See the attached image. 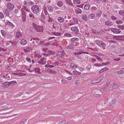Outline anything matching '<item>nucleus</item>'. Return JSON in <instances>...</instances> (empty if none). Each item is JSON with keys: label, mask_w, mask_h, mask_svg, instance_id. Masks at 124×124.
Segmentation results:
<instances>
[{"label": "nucleus", "mask_w": 124, "mask_h": 124, "mask_svg": "<svg viewBox=\"0 0 124 124\" xmlns=\"http://www.w3.org/2000/svg\"><path fill=\"white\" fill-rule=\"evenodd\" d=\"M31 9L33 13L36 14L39 13L40 11L39 7L36 5H34L32 6Z\"/></svg>", "instance_id": "nucleus-1"}, {"label": "nucleus", "mask_w": 124, "mask_h": 124, "mask_svg": "<svg viewBox=\"0 0 124 124\" xmlns=\"http://www.w3.org/2000/svg\"><path fill=\"white\" fill-rule=\"evenodd\" d=\"M95 42L97 45L103 48L105 46V44L102 41L96 40L95 41Z\"/></svg>", "instance_id": "nucleus-2"}, {"label": "nucleus", "mask_w": 124, "mask_h": 124, "mask_svg": "<svg viewBox=\"0 0 124 124\" xmlns=\"http://www.w3.org/2000/svg\"><path fill=\"white\" fill-rule=\"evenodd\" d=\"M14 5L10 2H8L6 5L7 9L10 10H13L14 8Z\"/></svg>", "instance_id": "nucleus-3"}, {"label": "nucleus", "mask_w": 124, "mask_h": 124, "mask_svg": "<svg viewBox=\"0 0 124 124\" xmlns=\"http://www.w3.org/2000/svg\"><path fill=\"white\" fill-rule=\"evenodd\" d=\"M72 32L75 35H78V34L79 30L78 29L75 27H72L70 28Z\"/></svg>", "instance_id": "nucleus-4"}, {"label": "nucleus", "mask_w": 124, "mask_h": 124, "mask_svg": "<svg viewBox=\"0 0 124 124\" xmlns=\"http://www.w3.org/2000/svg\"><path fill=\"white\" fill-rule=\"evenodd\" d=\"M36 27L35 30L36 31L38 32H43V27L42 26H38Z\"/></svg>", "instance_id": "nucleus-5"}, {"label": "nucleus", "mask_w": 124, "mask_h": 124, "mask_svg": "<svg viewBox=\"0 0 124 124\" xmlns=\"http://www.w3.org/2000/svg\"><path fill=\"white\" fill-rule=\"evenodd\" d=\"M110 30L113 33H115L118 34L120 33L121 31L120 29L116 28H111Z\"/></svg>", "instance_id": "nucleus-6"}, {"label": "nucleus", "mask_w": 124, "mask_h": 124, "mask_svg": "<svg viewBox=\"0 0 124 124\" xmlns=\"http://www.w3.org/2000/svg\"><path fill=\"white\" fill-rule=\"evenodd\" d=\"M5 25L8 27L11 28H13V24L12 23L10 22H4Z\"/></svg>", "instance_id": "nucleus-7"}, {"label": "nucleus", "mask_w": 124, "mask_h": 124, "mask_svg": "<svg viewBox=\"0 0 124 124\" xmlns=\"http://www.w3.org/2000/svg\"><path fill=\"white\" fill-rule=\"evenodd\" d=\"M56 55L58 57H61L62 58H64V53L61 51H60L57 53Z\"/></svg>", "instance_id": "nucleus-8"}, {"label": "nucleus", "mask_w": 124, "mask_h": 124, "mask_svg": "<svg viewBox=\"0 0 124 124\" xmlns=\"http://www.w3.org/2000/svg\"><path fill=\"white\" fill-rule=\"evenodd\" d=\"M78 67V66L74 63H72L70 64V68L73 69L74 70L76 68Z\"/></svg>", "instance_id": "nucleus-9"}, {"label": "nucleus", "mask_w": 124, "mask_h": 124, "mask_svg": "<svg viewBox=\"0 0 124 124\" xmlns=\"http://www.w3.org/2000/svg\"><path fill=\"white\" fill-rule=\"evenodd\" d=\"M116 103V101L115 100H112L109 103V106L111 107H114Z\"/></svg>", "instance_id": "nucleus-10"}, {"label": "nucleus", "mask_w": 124, "mask_h": 124, "mask_svg": "<svg viewBox=\"0 0 124 124\" xmlns=\"http://www.w3.org/2000/svg\"><path fill=\"white\" fill-rule=\"evenodd\" d=\"M45 58L44 57H42L40 59V60L39 61L38 63L42 65H44L46 63V62L44 61Z\"/></svg>", "instance_id": "nucleus-11"}, {"label": "nucleus", "mask_w": 124, "mask_h": 124, "mask_svg": "<svg viewBox=\"0 0 124 124\" xmlns=\"http://www.w3.org/2000/svg\"><path fill=\"white\" fill-rule=\"evenodd\" d=\"M95 15L93 13H90L88 16V18L91 19H93L95 18Z\"/></svg>", "instance_id": "nucleus-12"}, {"label": "nucleus", "mask_w": 124, "mask_h": 124, "mask_svg": "<svg viewBox=\"0 0 124 124\" xmlns=\"http://www.w3.org/2000/svg\"><path fill=\"white\" fill-rule=\"evenodd\" d=\"M111 86L113 89H116L117 88L119 87V86L117 84L112 83L111 84Z\"/></svg>", "instance_id": "nucleus-13"}, {"label": "nucleus", "mask_w": 124, "mask_h": 124, "mask_svg": "<svg viewBox=\"0 0 124 124\" xmlns=\"http://www.w3.org/2000/svg\"><path fill=\"white\" fill-rule=\"evenodd\" d=\"M10 85L9 82H6L4 83L2 85V86L4 87H5L6 88L8 87Z\"/></svg>", "instance_id": "nucleus-14"}, {"label": "nucleus", "mask_w": 124, "mask_h": 124, "mask_svg": "<svg viewBox=\"0 0 124 124\" xmlns=\"http://www.w3.org/2000/svg\"><path fill=\"white\" fill-rule=\"evenodd\" d=\"M70 40L72 43H74L78 42L79 40V39L76 38H71Z\"/></svg>", "instance_id": "nucleus-15"}, {"label": "nucleus", "mask_w": 124, "mask_h": 124, "mask_svg": "<svg viewBox=\"0 0 124 124\" xmlns=\"http://www.w3.org/2000/svg\"><path fill=\"white\" fill-rule=\"evenodd\" d=\"M22 36V34L21 33H20L19 31H17L16 33V37L17 38H19Z\"/></svg>", "instance_id": "nucleus-16"}, {"label": "nucleus", "mask_w": 124, "mask_h": 124, "mask_svg": "<svg viewBox=\"0 0 124 124\" xmlns=\"http://www.w3.org/2000/svg\"><path fill=\"white\" fill-rule=\"evenodd\" d=\"M57 20L59 23H63L64 21V19L62 17H59L58 18Z\"/></svg>", "instance_id": "nucleus-17"}, {"label": "nucleus", "mask_w": 124, "mask_h": 124, "mask_svg": "<svg viewBox=\"0 0 124 124\" xmlns=\"http://www.w3.org/2000/svg\"><path fill=\"white\" fill-rule=\"evenodd\" d=\"M56 4L57 5L60 7H62L63 4V2L61 0L58 1Z\"/></svg>", "instance_id": "nucleus-18"}, {"label": "nucleus", "mask_w": 124, "mask_h": 124, "mask_svg": "<svg viewBox=\"0 0 124 124\" xmlns=\"http://www.w3.org/2000/svg\"><path fill=\"white\" fill-rule=\"evenodd\" d=\"M20 42L21 45H25L27 43V41L26 40L23 39L21 40Z\"/></svg>", "instance_id": "nucleus-19"}, {"label": "nucleus", "mask_w": 124, "mask_h": 124, "mask_svg": "<svg viewBox=\"0 0 124 124\" xmlns=\"http://www.w3.org/2000/svg\"><path fill=\"white\" fill-rule=\"evenodd\" d=\"M82 19L85 21H87L88 20V18L86 14H84L83 15L82 17Z\"/></svg>", "instance_id": "nucleus-20"}, {"label": "nucleus", "mask_w": 124, "mask_h": 124, "mask_svg": "<svg viewBox=\"0 0 124 124\" xmlns=\"http://www.w3.org/2000/svg\"><path fill=\"white\" fill-rule=\"evenodd\" d=\"M75 12L77 14H81L82 13L81 10L79 8H78L75 9Z\"/></svg>", "instance_id": "nucleus-21"}, {"label": "nucleus", "mask_w": 124, "mask_h": 124, "mask_svg": "<svg viewBox=\"0 0 124 124\" xmlns=\"http://www.w3.org/2000/svg\"><path fill=\"white\" fill-rule=\"evenodd\" d=\"M102 12L100 10H99L96 14V16H97L99 17H101V14H102Z\"/></svg>", "instance_id": "nucleus-22"}, {"label": "nucleus", "mask_w": 124, "mask_h": 124, "mask_svg": "<svg viewBox=\"0 0 124 124\" xmlns=\"http://www.w3.org/2000/svg\"><path fill=\"white\" fill-rule=\"evenodd\" d=\"M68 47L70 49H74V45L73 43H70L69 44Z\"/></svg>", "instance_id": "nucleus-23"}, {"label": "nucleus", "mask_w": 124, "mask_h": 124, "mask_svg": "<svg viewBox=\"0 0 124 124\" xmlns=\"http://www.w3.org/2000/svg\"><path fill=\"white\" fill-rule=\"evenodd\" d=\"M90 6L88 4H85L84 6V8L85 10H89V8Z\"/></svg>", "instance_id": "nucleus-24"}, {"label": "nucleus", "mask_w": 124, "mask_h": 124, "mask_svg": "<svg viewBox=\"0 0 124 124\" xmlns=\"http://www.w3.org/2000/svg\"><path fill=\"white\" fill-rule=\"evenodd\" d=\"M0 31L2 36L3 37H5L6 35V32L3 30H1Z\"/></svg>", "instance_id": "nucleus-25"}, {"label": "nucleus", "mask_w": 124, "mask_h": 124, "mask_svg": "<svg viewBox=\"0 0 124 124\" xmlns=\"http://www.w3.org/2000/svg\"><path fill=\"white\" fill-rule=\"evenodd\" d=\"M73 73L76 75H79L81 74V72H78L76 70H74L73 71Z\"/></svg>", "instance_id": "nucleus-26"}, {"label": "nucleus", "mask_w": 124, "mask_h": 124, "mask_svg": "<svg viewBox=\"0 0 124 124\" xmlns=\"http://www.w3.org/2000/svg\"><path fill=\"white\" fill-rule=\"evenodd\" d=\"M29 16L30 18H31L34 19H35V18L34 14L31 12H30L29 14Z\"/></svg>", "instance_id": "nucleus-27"}, {"label": "nucleus", "mask_w": 124, "mask_h": 124, "mask_svg": "<svg viewBox=\"0 0 124 124\" xmlns=\"http://www.w3.org/2000/svg\"><path fill=\"white\" fill-rule=\"evenodd\" d=\"M43 10L45 14L46 15H47L48 14V13L47 11V8L46 7H44Z\"/></svg>", "instance_id": "nucleus-28"}, {"label": "nucleus", "mask_w": 124, "mask_h": 124, "mask_svg": "<svg viewBox=\"0 0 124 124\" xmlns=\"http://www.w3.org/2000/svg\"><path fill=\"white\" fill-rule=\"evenodd\" d=\"M66 1L69 5H73V4L72 2H71L70 0H66Z\"/></svg>", "instance_id": "nucleus-29"}, {"label": "nucleus", "mask_w": 124, "mask_h": 124, "mask_svg": "<svg viewBox=\"0 0 124 124\" xmlns=\"http://www.w3.org/2000/svg\"><path fill=\"white\" fill-rule=\"evenodd\" d=\"M47 8L48 10L50 12H51L53 10V8L50 6H48Z\"/></svg>", "instance_id": "nucleus-30"}, {"label": "nucleus", "mask_w": 124, "mask_h": 124, "mask_svg": "<svg viewBox=\"0 0 124 124\" xmlns=\"http://www.w3.org/2000/svg\"><path fill=\"white\" fill-rule=\"evenodd\" d=\"M8 105H6L3 106H0V110L2 109H4L7 108H8Z\"/></svg>", "instance_id": "nucleus-31"}, {"label": "nucleus", "mask_w": 124, "mask_h": 124, "mask_svg": "<svg viewBox=\"0 0 124 124\" xmlns=\"http://www.w3.org/2000/svg\"><path fill=\"white\" fill-rule=\"evenodd\" d=\"M98 79L97 80L96 79H94L91 82V84H93V83H98L100 82L99 81H98Z\"/></svg>", "instance_id": "nucleus-32"}, {"label": "nucleus", "mask_w": 124, "mask_h": 124, "mask_svg": "<svg viewBox=\"0 0 124 124\" xmlns=\"http://www.w3.org/2000/svg\"><path fill=\"white\" fill-rule=\"evenodd\" d=\"M21 12L20 10L18 9H15L14 12L16 15H17L19 12Z\"/></svg>", "instance_id": "nucleus-33"}, {"label": "nucleus", "mask_w": 124, "mask_h": 124, "mask_svg": "<svg viewBox=\"0 0 124 124\" xmlns=\"http://www.w3.org/2000/svg\"><path fill=\"white\" fill-rule=\"evenodd\" d=\"M94 56L99 61L102 62V60L101 59L100 57L99 56L96 55H94Z\"/></svg>", "instance_id": "nucleus-34"}, {"label": "nucleus", "mask_w": 124, "mask_h": 124, "mask_svg": "<svg viewBox=\"0 0 124 124\" xmlns=\"http://www.w3.org/2000/svg\"><path fill=\"white\" fill-rule=\"evenodd\" d=\"M35 71L38 72V73L41 74V72H40V69L38 67L36 68L35 69Z\"/></svg>", "instance_id": "nucleus-35"}, {"label": "nucleus", "mask_w": 124, "mask_h": 124, "mask_svg": "<svg viewBox=\"0 0 124 124\" xmlns=\"http://www.w3.org/2000/svg\"><path fill=\"white\" fill-rule=\"evenodd\" d=\"M76 51H78L79 54H83L84 51H83L81 49H78L76 50Z\"/></svg>", "instance_id": "nucleus-36"}, {"label": "nucleus", "mask_w": 124, "mask_h": 124, "mask_svg": "<svg viewBox=\"0 0 124 124\" xmlns=\"http://www.w3.org/2000/svg\"><path fill=\"white\" fill-rule=\"evenodd\" d=\"M118 13L120 15L123 16L124 17V11H120Z\"/></svg>", "instance_id": "nucleus-37"}, {"label": "nucleus", "mask_w": 124, "mask_h": 124, "mask_svg": "<svg viewBox=\"0 0 124 124\" xmlns=\"http://www.w3.org/2000/svg\"><path fill=\"white\" fill-rule=\"evenodd\" d=\"M25 16H23L22 18V20L23 22H25L26 21V15L25 14Z\"/></svg>", "instance_id": "nucleus-38"}, {"label": "nucleus", "mask_w": 124, "mask_h": 124, "mask_svg": "<svg viewBox=\"0 0 124 124\" xmlns=\"http://www.w3.org/2000/svg\"><path fill=\"white\" fill-rule=\"evenodd\" d=\"M11 74H10L7 73L6 75L5 79H8L10 78Z\"/></svg>", "instance_id": "nucleus-39"}, {"label": "nucleus", "mask_w": 124, "mask_h": 124, "mask_svg": "<svg viewBox=\"0 0 124 124\" xmlns=\"http://www.w3.org/2000/svg\"><path fill=\"white\" fill-rule=\"evenodd\" d=\"M73 3L75 4H80V1L79 0H73Z\"/></svg>", "instance_id": "nucleus-40"}, {"label": "nucleus", "mask_w": 124, "mask_h": 124, "mask_svg": "<svg viewBox=\"0 0 124 124\" xmlns=\"http://www.w3.org/2000/svg\"><path fill=\"white\" fill-rule=\"evenodd\" d=\"M96 7H91V11L93 12L96 10Z\"/></svg>", "instance_id": "nucleus-41"}, {"label": "nucleus", "mask_w": 124, "mask_h": 124, "mask_svg": "<svg viewBox=\"0 0 124 124\" xmlns=\"http://www.w3.org/2000/svg\"><path fill=\"white\" fill-rule=\"evenodd\" d=\"M34 56L35 57H37L39 58L41 57V55L38 54H34Z\"/></svg>", "instance_id": "nucleus-42"}, {"label": "nucleus", "mask_w": 124, "mask_h": 124, "mask_svg": "<svg viewBox=\"0 0 124 124\" xmlns=\"http://www.w3.org/2000/svg\"><path fill=\"white\" fill-rule=\"evenodd\" d=\"M64 35L65 36L68 37H72L71 35V34L68 33H65Z\"/></svg>", "instance_id": "nucleus-43"}, {"label": "nucleus", "mask_w": 124, "mask_h": 124, "mask_svg": "<svg viewBox=\"0 0 124 124\" xmlns=\"http://www.w3.org/2000/svg\"><path fill=\"white\" fill-rule=\"evenodd\" d=\"M9 83L10 85V84L13 85L14 84H16L17 83L16 81H13L10 82H9Z\"/></svg>", "instance_id": "nucleus-44"}, {"label": "nucleus", "mask_w": 124, "mask_h": 124, "mask_svg": "<svg viewBox=\"0 0 124 124\" xmlns=\"http://www.w3.org/2000/svg\"><path fill=\"white\" fill-rule=\"evenodd\" d=\"M116 23L117 24H122L123 23L122 22L121 20H117L116 21Z\"/></svg>", "instance_id": "nucleus-45"}, {"label": "nucleus", "mask_w": 124, "mask_h": 124, "mask_svg": "<svg viewBox=\"0 0 124 124\" xmlns=\"http://www.w3.org/2000/svg\"><path fill=\"white\" fill-rule=\"evenodd\" d=\"M6 15L7 16H9V11L6 10L5 12Z\"/></svg>", "instance_id": "nucleus-46"}, {"label": "nucleus", "mask_w": 124, "mask_h": 124, "mask_svg": "<svg viewBox=\"0 0 124 124\" xmlns=\"http://www.w3.org/2000/svg\"><path fill=\"white\" fill-rule=\"evenodd\" d=\"M59 62H55L54 63H52V64L54 66V67L55 66H58V65Z\"/></svg>", "instance_id": "nucleus-47"}, {"label": "nucleus", "mask_w": 124, "mask_h": 124, "mask_svg": "<svg viewBox=\"0 0 124 124\" xmlns=\"http://www.w3.org/2000/svg\"><path fill=\"white\" fill-rule=\"evenodd\" d=\"M4 17V16L3 13L1 12H0V19H2Z\"/></svg>", "instance_id": "nucleus-48"}, {"label": "nucleus", "mask_w": 124, "mask_h": 124, "mask_svg": "<svg viewBox=\"0 0 124 124\" xmlns=\"http://www.w3.org/2000/svg\"><path fill=\"white\" fill-rule=\"evenodd\" d=\"M73 20L74 23H75L77 24L78 23V20L76 19L75 18H73Z\"/></svg>", "instance_id": "nucleus-49"}, {"label": "nucleus", "mask_w": 124, "mask_h": 124, "mask_svg": "<svg viewBox=\"0 0 124 124\" xmlns=\"http://www.w3.org/2000/svg\"><path fill=\"white\" fill-rule=\"evenodd\" d=\"M32 39H33V40L34 41H36V42L37 43L38 41L37 40H39V39L38 38H32Z\"/></svg>", "instance_id": "nucleus-50"}, {"label": "nucleus", "mask_w": 124, "mask_h": 124, "mask_svg": "<svg viewBox=\"0 0 124 124\" xmlns=\"http://www.w3.org/2000/svg\"><path fill=\"white\" fill-rule=\"evenodd\" d=\"M28 2L27 0H25L23 2L24 6H28Z\"/></svg>", "instance_id": "nucleus-51"}, {"label": "nucleus", "mask_w": 124, "mask_h": 124, "mask_svg": "<svg viewBox=\"0 0 124 124\" xmlns=\"http://www.w3.org/2000/svg\"><path fill=\"white\" fill-rule=\"evenodd\" d=\"M49 19L48 21L49 23L51 22L53 20V18L52 17H50V16H49Z\"/></svg>", "instance_id": "nucleus-52"}, {"label": "nucleus", "mask_w": 124, "mask_h": 124, "mask_svg": "<svg viewBox=\"0 0 124 124\" xmlns=\"http://www.w3.org/2000/svg\"><path fill=\"white\" fill-rule=\"evenodd\" d=\"M103 75H101L100 78H98L100 82L101 81V80L103 79Z\"/></svg>", "instance_id": "nucleus-53"}, {"label": "nucleus", "mask_w": 124, "mask_h": 124, "mask_svg": "<svg viewBox=\"0 0 124 124\" xmlns=\"http://www.w3.org/2000/svg\"><path fill=\"white\" fill-rule=\"evenodd\" d=\"M27 6H24L23 8L26 11H27L29 12L30 10L27 7Z\"/></svg>", "instance_id": "nucleus-54"}, {"label": "nucleus", "mask_w": 124, "mask_h": 124, "mask_svg": "<svg viewBox=\"0 0 124 124\" xmlns=\"http://www.w3.org/2000/svg\"><path fill=\"white\" fill-rule=\"evenodd\" d=\"M32 25L34 28L35 29L36 28V27L38 25H36L34 23H32Z\"/></svg>", "instance_id": "nucleus-55"}, {"label": "nucleus", "mask_w": 124, "mask_h": 124, "mask_svg": "<svg viewBox=\"0 0 124 124\" xmlns=\"http://www.w3.org/2000/svg\"><path fill=\"white\" fill-rule=\"evenodd\" d=\"M65 123L66 121L64 120H63L60 122L59 124H65Z\"/></svg>", "instance_id": "nucleus-56"}, {"label": "nucleus", "mask_w": 124, "mask_h": 124, "mask_svg": "<svg viewBox=\"0 0 124 124\" xmlns=\"http://www.w3.org/2000/svg\"><path fill=\"white\" fill-rule=\"evenodd\" d=\"M118 28H120L121 29H123L124 28V26L122 25H119L117 26Z\"/></svg>", "instance_id": "nucleus-57"}, {"label": "nucleus", "mask_w": 124, "mask_h": 124, "mask_svg": "<svg viewBox=\"0 0 124 124\" xmlns=\"http://www.w3.org/2000/svg\"><path fill=\"white\" fill-rule=\"evenodd\" d=\"M110 64V63L109 62H107L106 63H102V64L103 65H108L109 64Z\"/></svg>", "instance_id": "nucleus-58"}, {"label": "nucleus", "mask_w": 124, "mask_h": 124, "mask_svg": "<svg viewBox=\"0 0 124 124\" xmlns=\"http://www.w3.org/2000/svg\"><path fill=\"white\" fill-rule=\"evenodd\" d=\"M105 24L107 25H110L111 24L108 21H107L105 22Z\"/></svg>", "instance_id": "nucleus-59"}, {"label": "nucleus", "mask_w": 124, "mask_h": 124, "mask_svg": "<svg viewBox=\"0 0 124 124\" xmlns=\"http://www.w3.org/2000/svg\"><path fill=\"white\" fill-rule=\"evenodd\" d=\"M12 42L10 41H7L6 43V45L7 46H8L10 45V43H12Z\"/></svg>", "instance_id": "nucleus-60"}, {"label": "nucleus", "mask_w": 124, "mask_h": 124, "mask_svg": "<svg viewBox=\"0 0 124 124\" xmlns=\"http://www.w3.org/2000/svg\"><path fill=\"white\" fill-rule=\"evenodd\" d=\"M41 17L43 19H46V17L45 15L43 14H42L41 15Z\"/></svg>", "instance_id": "nucleus-61"}, {"label": "nucleus", "mask_w": 124, "mask_h": 124, "mask_svg": "<svg viewBox=\"0 0 124 124\" xmlns=\"http://www.w3.org/2000/svg\"><path fill=\"white\" fill-rule=\"evenodd\" d=\"M111 19L113 20H116L117 19V18L114 16H111Z\"/></svg>", "instance_id": "nucleus-62"}, {"label": "nucleus", "mask_w": 124, "mask_h": 124, "mask_svg": "<svg viewBox=\"0 0 124 124\" xmlns=\"http://www.w3.org/2000/svg\"><path fill=\"white\" fill-rule=\"evenodd\" d=\"M79 70L80 71L82 72L84 70V68L82 67L79 68Z\"/></svg>", "instance_id": "nucleus-63"}, {"label": "nucleus", "mask_w": 124, "mask_h": 124, "mask_svg": "<svg viewBox=\"0 0 124 124\" xmlns=\"http://www.w3.org/2000/svg\"><path fill=\"white\" fill-rule=\"evenodd\" d=\"M76 57L77 59L81 60L82 59V57L80 55H78L76 56Z\"/></svg>", "instance_id": "nucleus-64"}]
</instances>
